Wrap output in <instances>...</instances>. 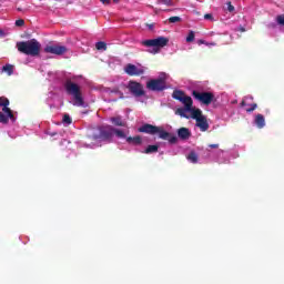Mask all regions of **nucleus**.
<instances>
[{
  "mask_svg": "<svg viewBox=\"0 0 284 284\" xmlns=\"http://www.w3.org/2000/svg\"><path fill=\"white\" fill-rule=\"evenodd\" d=\"M2 72H7L9 77L14 72V67L12 64H7L2 68Z\"/></svg>",
  "mask_w": 284,
  "mask_h": 284,
  "instance_id": "obj_18",
  "label": "nucleus"
},
{
  "mask_svg": "<svg viewBox=\"0 0 284 284\" xmlns=\"http://www.w3.org/2000/svg\"><path fill=\"white\" fill-rule=\"evenodd\" d=\"M65 90L68 94L72 95L71 103L77 108H85V100H83V93L81 87L72 81L65 83Z\"/></svg>",
  "mask_w": 284,
  "mask_h": 284,
  "instance_id": "obj_2",
  "label": "nucleus"
},
{
  "mask_svg": "<svg viewBox=\"0 0 284 284\" xmlns=\"http://www.w3.org/2000/svg\"><path fill=\"white\" fill-rule=\"evenodd\" d=\"M168 43H170V39L165 37H159L156 39L144 40L142 42V45L151 48L148 50V52H150L151 54H159V52H161V48H165Z\"/></svg>",
  "mask_w": 284,
  "mask_h": 284,
  "instance_id": "obj_5",
  "label": "nucleus"
},
{
  "mask_svg": "<svg viewBox=\"0 0 284 284\" xmlns=\"http://www.w3.org/2000/svg\"><path fill=\"white\" fill-rule=\"evenodd\" d=\"M152 152H159L158 145H149L145 150V154H152Z\"/></svg>",
  "mask_w": 284,
  "mask_h": 284,
  "instance_id": "obj_20",
  "label": "nucleus"
},
{
  "mask_svg": "<svg viewBox=\"0 0 284 284\" xmlns=\"http://www.w3.org/2000/svg\"><path fill=\"white\" fill-rule=\"evenodd\" d=\"M17 48L19 52L28 54L29 57H37L41 52V43H39L37 39L17 42Z\"/></svg>",
  "mask_w": 284,
  "mask_h": 284,
  "instance_id": "obj_3",
  "label": "nucleus"
},
{
  "mask_svg": "<svg viewBox=\"0 0 284 284\" xmlns=\"http://www.w3.org/2000/svg\"><path fill=\"white\" fill-rule=\"evenodd\" d=\"M63 123H67V125H70V123H72V118H70V115L65 114L63 116Z\"/></svg>",
  "mask_w": 284,
  "mask_h": 284,
  "instance_id": "obj_23",
  "label": "nucleus"
},
{
  "mask_svg": "<svg viewBox=\"0 0 284 284\" xmlns=\"http://www.w3.org/2000/svg\"><path fill=\"white\" fill-rule=\"evenodd\" d=\"M242 105L245 106V101L242 102Z\"/></svg>",
  "mask_w": 284,
  "mask_h": 284,
  "instance_id": "obj_37",
  "label": "nucleus"
},
{
  "mask_svg": "<svg viewBox=\"0 0 284 284\" xmlns=\"http://www.w3.org/2000/svg\"><path fill=\"white\" fill-rule=\"evenodd\" d=\"M186 159L190 161V163H199V155L194 151H191Z\"/></svg>",
  "mask_w": 284,
  "mask_h": 284,
  "instance_id": "obj_17",
  "label": "nucleus"
},
{
  "mask_svg": "<svg viewBox=\"0 0 284 284\" xmlns=\"http://www.w3.org/2000/svg\"><path fill=\"white\" fill-rule=\"evenodd\" d=\"M165 79H168V74L161 73L159 79L150 80L146 83L148 90H152L153 92H161V90H165Z\"/></svg>",
  "mask_w": 284,
  "mask_h": 284,
  "instance_id": "obj_8",
  "label": "nucleus"
},
{
  "mask_svg": "<svg viewBox=\"0 0 284 284\" xmlns=\"http://www.w3.org/2000/svg\"><path fill=\"white\" fill-rule=\"evenodd\" d=\"M162 3H164V6H173L172 0H163Z\"/></svg>",
  "mask_w": 284,
  "mask_h": 284,
  "instance_id": "obj_31",
  "label": "nucleus"
},
{
  "mask_svg": "<svg viewBox=\"0 0 284 284\" xmlns=\"http://www.w3.org/2000/svg\"><path fill=\"white\" fill-rule=\"evenodd\" d=\"M178 136L180 139H190V130L187 128H181L178 131Z\"/></svg>",
  "mask_w": 284,
  "mask_h": 284,
  "instance_id": "obj_15",
  "label": "nucleus"
},
{
  "mask_svg": "<svg viewBox=\"0 0 284 284\" xmlns=\"http://www.w3.org/2000/svg\"><path fill=\"white\" fill-rule=\"evenodd\" d=\"M255 124L257 125V128H265V118L262 114H257L255 116Z\"/></svg>",
  "mask_w": 284,
  "mask_h": 284,
  "instance_id": "obj_16",
  "label": "nucleus"
},
{
  "mask_svg": "<svg viewBox=\"0 0 284 284\" xmlns=\"http://www.w3.org/2000/svg\"><path fill=\"white\" fill-rule=\"evenodd\" d=\"M205 45H216V43H214V42H211V43H205Z\"/></svg>",
  "mask_w": 284,
  "mask_h": 284,
  "instance_id": "obj_36",
  "label": "nucleus"
},
{
  "mask_svg": "<svg viewBox=\"0 0 284 284\" xmlns=\"http://www.w3.org/2000/svg\"><path fill=\"white\" fill-rule=\"evenodd\" d=\"M210 148L216 149V148H219V144H211Z\"/></svg>",
  "mask_w": 284,
  "mask_h": 284,
  "instance_id": "obj_35",
  "label": "nucleus"
},
{
  "mask_svg": "<svg viewBox=\"0 0 284 284\" xmlns=\"http://www.w3.org/2000/svg\"><path fill=\"white\" fill-rule=\"evenodd\" d=\"M0 37H6V33L3 32V30H0Z\"/></svg>",
  "mask_w": 284,
  "mask_h": 284,
  "instance_id": "obj_34",
  "label": "nucleus"
},
{
  "mask_svg": "<svg viewBox=\"0 0 284 284\" xmlns=\"http://www.w3.org/2000/svg\"><path fill=\"white\" fill-rule=\"evenodd\" d=\"M170 23H179V21H181V18L180 17H171L169 19Z\"/></svg>",
  "mask_w": 284,
  "mask_h": 284,
  "instance_id": "obj_25",
  "label": "nucleus"
},
{
  "mask_svg": "<svg viewBox=\"0 0 284 284\" xmlns=\"http://www.w3.org/2000/svg\"><path fill=\"white\" fill-rule=\"evenodd\" d=\"M124 72L130 77H141V74L145 73V68L141 65L128 64L124 68Z\"/></svg>",
  "mask_w": 284,
  "mask_h": 284,
  "instance_id": "obj_12",
  "label": "nucleus"
},
{
  "mask_svg": "<svg viewBox=\"0 0 284 284\" xmlns=\"http://www.w3.org/2000/svg\"><path fill=\"white\" fill-rule=\"evenodd\" d=\"M114 94H116L119 99H123V93L121 91H114Z\"/></svg>",
  "mask_w": 284,
  "mask_h": 284,
  "instance_id": "obj_30",
  "label": "nucleus"
},
{
  "mask_svg": "<svg viewBox=\"0 0 284 284\" xmlns=\"http://www.w3.org/2000/svg\"><path fill=\"white\" fill-rule=\"evenodd\" d=\"M44 52H48L49 54H65L68 52V48L59 44H49L44 48Z\"/></svg>",
  "mask_w": 284,
  "mask_h": 284,
  "instance_id": "obj_13",
  "label": "nucleus"
},
{
  "mask_svg": "<svg viewBox=\"0 0 284 284\" xmlns=\"http://www.w3.org/2000/svg\"><path fill=\"white\" fill-rule=\"evenodd\" d=\"M101 3H103L104 6H108L110 3V0H100Z\"/></svg>",
  "mask_w": 284,
  "mask_h": 284,
  "instance_id": "obj_32",
  "label": "nucleus"
},
{
  "mask_svg": "<svg viewBox=\"0 0 284 284\" xmlns=\"http://www.w3.org/2000/svg\"><path fill=\"white\" fill-rule=\"evenodd\" d=\"M197 43H199V45H201V44L205 45V43H207V42H205L204 40H199Z\"/></svg>",
  "mask_w": 284,
  "mask_h": 284,
  "instance_id": "obj_33",
  "label": "nucleus"
},
{
  "mask_svg": "<svg viewBox=\"0 0 284 284\" xmlns=\"http://www.w3.org/2000/svg\"><path fill=\"white\" fill-rule=\"evenodd\" d=\"M204 19H205L206 21H207V20L212 21V20H213V17H212L211 13H206V14L204 16Z\"/></svg>",
  "mask_w": 284,
  "mask_h": 284,
  "instance_id": "obj_29",
  "label": "nucleus"
},
{
  "mask_svg": "<svg viewBox=\"0 0 284 284\" xmlns=\"http://www.w3.org/2000/svg\"><path fill=\"white\" fill-rule=\"evenodd\" d=\"M95 48L97 50H108L105 42H97Z\"/></svg>",
  "mask_w": 284,
  "mask_h": 284,
  "instance_id": "obj_21",
  "label": "nucleus"
},
{
  "mask_svg": "<svg viewBox=\"0 0 284 284\" xmlns=\"http://www.w3.org/2000/svg\"><path fill=\"white\" fill-rule=\"evenodd\" d=\"M111 121H112V123H113L114 125H119V126L125 125V122H123V120L121 119V116L112 118Z\"/></svg>",
  "mask_w": 284,
  "mask_h": 284,
  "instance_id": "obj_19",
  "label": "nucleus"
},
{
  "mask_svg": "<svg viewBox=\"0 0 284 284\" xmlns=\"http://www.w3.org/2000/svg\"><path fill=\"white\" fill-rule=\"evenodd\" d=\"M194 41V31H190L189 36L186 37V42L192 43Z\"/></svg>",
  "mask_w": 284,
  "mask_h": 284,
  "instance_id": "obj_22",
  "label": "nucleus"
},
{
  "mask_svg": "<svg viewBox=\"0 0 284 284\" xmlns=\"http://www.w3.org/2000/svg\"><path fill=\"white\" fill-rule=\"evenodd\" d=\"M191 119H194L196 121V128H200L201 132H207V130H210L207 118L203 115L201 109H196V111H193V115H191Z\"/></svg>",
  "mask_w": 284,
  "mask_h": 284,
  "instance_id": "obj_7",
  "label": "nucleus"
},
{
  "mask_svg": "<svg viewBox=\"0 0 284 284\" xmlns=\"http://www.w3.org/2000/svg\"><path fill=\"white\" fill-rule=\"evenodd\" d=\"M112 134H115L118 139H125V133L123 131L115 130L112 126H105L104 129H102L100 133V139H102V141H105V139H110Z\"/></svg>",
  "mask_w": 284,
  "mask_h": 284,
  "instance_id": "obj_9",
  "label": "nucleus"
},
{
  "mask_svg": "<svg viewBox=\"0 0 284 284\" xmlns=\"http://www.w3.org/2000/svg\"><path fill=\"white\" fill-rule=\"evenodd\" d=\"M193 97L196 99V101H200V103H203L204 105H210V103L214 101V93L212 92L193 91Z\"/></svg>",
  "mask_w": 284,
  "mask_h": 284,
  "instance_id": "obj_11",
  "label": "nucleus"
},
{
  "mask_svg": "<svg viewBox=\"0 0 284 284\" xmlns=\"http://www.w3.org/2000/svg\"><path fill=\"white\" fill-rule=\"evenodd\" d=\"M126 88L136 99L145 97V89H143V84L136 81H130Z\"/></svg>",
  "mask_w": 284,
  "mask_h": 284,
  "instance_id": "obj_10",
  "label": "nucleus"
},
{
  "mask_svg": "<svg viewBox=\"0 0 284 284\" xmlns=\"http://www.w3.org/2000/svg\"><path fill=\"white\" fill-rule=\"evenodd\" d=\"M173 99L181 101L184 105V108L178 109L175 114H179V116L183 119H192V116H194V112H196L197 109L192 106L193 102L191 97L185 95L183 91H174Z\"/></svg>",
  "mask_w": 284,
  "mask_h": 284,
  "instance_id": "obj_1",
  "label": "nucleus"
},
{
  "mask_svg": "<svg viewBox=\"0 0 284 284\" xmlns=\"http://www.w3.org/2000/svg\"><path fill=\"white\" fill-rule=\"evenodd\" d=\"M126 143H129V145H141L142 140L141 136L136 135L134 138L129 136L126 138Z\"/></svg>",
  "mask_w": 284,
  "mask_h": 284,
  "instance_id": "obj_14",
  "label": "nucleus"
},
{
  "mask_svg": "<svg viewBox=\"0 0 284 284\" xmlns=\"http://www.w3.org/2000/svg\"><path fill=\"white\" fill-rule=\"evenodd\" d=\"M276 21L280 26H284V14L277 16Z\"/></svg>",
  "mask_w": 284,
  "mask_h": 284,
  "instance_id": "obj_24",
  "label": "nucleus"
},
{
  "mask_svg": "<svg viewBox=\"0 0 284 284\" xmlns=\"http://www.w3.org/2000/svg\"><path fill=\"white\" fill-rule=\"evenodd\" d=\"M139 132H144V134H159L160 139L169 141L170 143L176 142V136L168 133L163 128L154 126L152 124H144L139 129Z\"/></svg>",
  "mask_w": 284,
  "mask_h": 284,
  "instance_id": "obj_4",
  "label": "nucleus"
},
{
  "mask_svg": "<svg viewBox=\"0 0 284 284\" xmlns=\"http://www.w3.org/2000/svg\"><path fill=\"white\" fill-rule=\"evenodd\" d=\"M24 23H26V21H23V19H20V20H17V21H16V26H17L18 28L23 27Z\"/></svg>",
  "mask_w": 284,
  "mask_h": 284,
  "instance_id": "obj_26",
  "label": "nucleus"
},
{
  "mask_svg": "<svg viewBox=\"0 0 284 284\" xmlns=\"http://www.w3.org/2000/svg\"><path fill=\"white\" fill-rule=\"evenodd\" d=\"M245 110L246 112H254V110H256V104H252L251 108H246Z\"/></svg>",
  "mask_w": 284,
  "mask_h": 284,
  "instance_id": "obj_27",
  "label": "nucleus"
},
{
  "mask_svg": "<svg viewBox=\"0 0 284 284\" xmlns=\"http://www.w3.org/2000/svg\"><path fill=\"white\" fill-rule=\"evenodd\" d=\"M227 10L229 12H234V6H232V2H227Z\"/></svg>",
  "mask_w": 284,
  "mask_h": 284,
  "instance_id": "obj_28",
  "label": "nucleus"
},
{
  "mask_svg": "<svg viewBox=\"0 0 284 284\" xmlns=\"http://www.w3.org/2000/svg\"><path fill=\"white\" fill-rule=\"evenodd\" d=\"M8 105H10V100L6 97H0V108H2V112H0V123H8L10 120L14 121V114Z\"/></svg>",
  "mask_w": 284,
  "mask_h": 284,
  "instance_id": "obj_6",
  "label": "nucleus"
}]
</instances>
